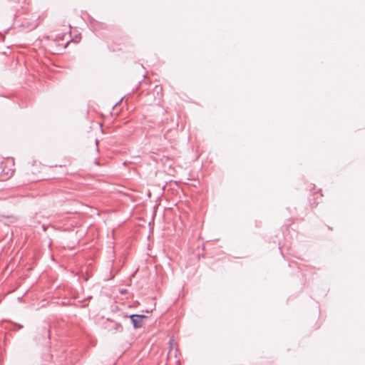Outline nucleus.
I'll list each match as a JSON object with an SVG mask.
<instances>
[{"label": "nucleus", "instance_id": "f257e3e1", "mask_svg": "<svg viewBox=\"0 0 365 365\" xmlns=\"http://www.w3.org/2000/svg\"><path fill=\"white\" fill-rule=\"evenodd\" d=\"M14 162L12 158H7L1 163V172L0 180L4 181L9 179L14 173Z\"/></svg>", "mask_w": 365, "mask_h": 365}, {"label": "nucleus", "instance_id": "f03ea898", "mask_svg": "<svg viewBox=\"0 0 365 365\" xmlns=\"http://www.w3.org/2000/svg\"><path fill=\"white\" fill-rule=\"evenodd\" d=\"M103 328L110 333H115L118 331H122L123 327L122 325L113 320H110V319H107L103 324Z\"/></svg>", "mask_w": 365, "mask_h": 365}, {"label": "nucleus", "instance_id": "7ed1b4c3", "mask_svg": "<svg viewBox=\"0 0 365 365\" xmlns=\"http://www.w3.org/2000/svg\"><path fill=\"white\" fill-rule=\"evenodd\" d=\"M146 317V316L141 314H132L130 316L131 322L135 329L143 327V319Z\"/></svg>", "mask_w": 365, "mask_h": 365}]
</instances>
